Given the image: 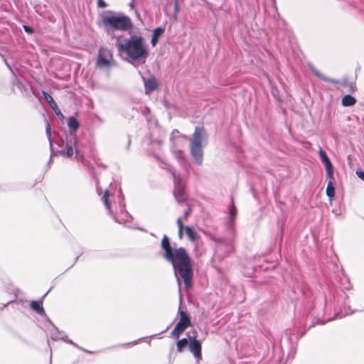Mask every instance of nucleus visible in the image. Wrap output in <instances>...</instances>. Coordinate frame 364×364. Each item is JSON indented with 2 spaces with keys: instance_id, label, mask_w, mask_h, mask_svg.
<instances>
[{
  "instance_id": "obj_1",
  "label": "nucleus",
  "mask_w": 364,
  "mask_h": 364,
  "mask_svg": "<svg viewBox=\"0 0 364 364\" xmlns=\"http://www.w3.org/2000/svg\"><path fill=\"white\" fill-rule=\"evenodd\" d=\"M161 245L164 250V257L172 264L178 283L183 282L185 289H191L193 287V268L191 259L186 249H173L167 235L162 237Z\"/></svg>"
},
{
  "instance_id": "obj_2",
  "label": "nucleus",
  "mask_w": 364,
  "mask_h": 364,
  "mask_svg": "<svg viewBox=\"0 0 364 364\" xmlns=\"http://www.w3.org/2000/svg\"><path fill=\"white\" fill-rule=\"evenodd\" d=\"M117 47L119 53H124L134 65L145 63L149 50L144 39L141 36H132L128 39L118 42Z\"/></svg>"
},
{
  "instance_id": "obj_3",
  "label": "nucleus",
  "mask_w": 364,
  "mask_h": 364,
  "mask_svg": "<svg viewBox=\"0 0 364 364\" xmlns=\"http://www.w3.org/2000/svg\"><path fill=\"white\" fill-rule=\"evenodd\" d=\"M205 138L206 132L204 127H196L190 142V151L196 164L199 165L203 162V151L202 142Z\"/></svg>"
},
{
  "instance_id": "obj_4",
  "label": "nucleus",
  "mask_w": 364,
  "mask_h": 364,
  "mask_svg": "<svg viewBox=\"0 0 364 364\" xmlns=\"http://www.w3.org/2000/svg\"><path fill=\"white\" fill-rule=\"evenodd\" d=\"M102 24L115 30H127L131 26L129 18L123 15L110 14L102 16Z\"/></svg>"
},
{
  "instance_id": "obj_5",
  "label": "nucleus",
  "mask_w": 364,
  "mask_h": 364,
  "mask_svg": "<svg viewBox=\"0 0 364 364\" xmlns=\"http://www.w3.org/2000/svg\"><path fill=\"white\" fill-rule=\"evenodd\" d=\"M179 321L171 332V336L178 339L186 328L191 326V321L188 314L184 311H179Z\"/></svg>"
},
{
  "instance_id": "obj_6",
  "label": "nucleus",
  "mask_w": 364,
  "mask_h": 364,
  "mask_svg": "<svg viewBox=\"0 0 364 364\" xmlns=\"http://www.w3.org/2000/svg\"><path fill=\"white\" fill-rule=\"evenodd\" d=\"M112 61V55L111 51L107 48H100L97 59V66L102 69L107 68L111 65Z\"/></svg>"
},
{
  "instance_id": "obj_7",
  "label": "nucleus",
  "mask_w": 364,
  "mask_h": 364,
  "mask_svg": "<svg viewBox=\"0 0 364 364\" xmlns=\"http://www.w3.org/2000/svg\"><path fill=\"white\" fill-rule=\"evenodd\" d=\"M176 224L178 228V235L180 238L182 237L183 230H184L188 240L191 242H196L198 240L199 236L197 234V232L194 230L193 228L190 226H184L182 222V218H178L176 220Z\"/></svg>"
},
{
  "instance_id": "obj_8",
  "label": "nucleus",
  "mask_w": 364,
  "mask_h": 364,
  "mask_svg": "<svg viewBox=\"0 0 364 364\" xmlns=\"http://www.w3.org/2000/svg\"><path fill=\"white\" fill-rule=\"evenodd\" d=\"M174 178V191L173 194L177 200L181 201L184 200L185 186L181 183L179 176H176L173 174Z\"/></svg>"
},
{
  "instance_id": "obj_9",
  "label": "nucleus",
  "mask_w": 364,
  "mask_h": 364,
  "mask_svg": "<svg viewBox=\"0 0 364 364\" xmlns=\"http://www.w3.org/2000/svg\"><path fill=\"white\" fill-rule=\"evenodd\" d=\"M201 343L195 337L190 339L189 349L193 353L196 358L200 360L202 358Z\"/></svg>"
},
{
  "instance_id": "obj_10",
  "label": "nucleus",
  "mask_w": 364,
  "mask_h": 364,
  "mask_svg": "<svg viewBox=\"0 0 364 364\" xmlns=\"http://www.w3.org/2000/svg\"><path fill=\"white\" fill-rule=\"evenodd\" d=\"M319 155L321 156L322 162L325 164L327 171V176H331L333 173V165L326 155V152L321 149L319 150Z\"/></svg>"
},
{
  "instance_id": "obj_11",
  "label": "nucleus",
  "mask_w": 364,
  "mask_h": 364,
  "mask_svg": "<svg viewBox=\"0 0 364 364\" xmlns=\"http://www.w3.org/2000/svg\"><path fill=\"white\" fill-rule=\"evenodd\" d=\"M146 93L149 94L151 92L155 90L158 87V83L155 78L151 77L144 82Z\"/></svg>"
},
{
  "instance_id": "obj_12",
  "label": "nucleus",
  "mask_w": 364,
  "mask_h": 364,
  "mask_svg": "<svg viewBox=\"0 0 364 364\" xmlns=\"http://www.w3.org/2000/svg\"><path fill=\"white\" fill-rule=\"evenodd\" d=\"M328 182L326 187V195L332 198L335 196V188L333 186V174L332 173L331 176H328Z\"/></svg>"
},
{
  "instance_id": "obj_13",
  "label": "nucleus",
  "mask_w": 364,
  "mask_h": 364,
  "mask_svg": "<svg viewBox=\"0 0 364 364\" xmlns=\"http://www.w3.org/2000/svg\"><path fill=\"white\" fill-rule=\"evenodd\" d=\"M43 96H44L46 100L49 103V105H50L52 109L54 110L55 114H60V112L58 108V105L55 103L53 98L52 97V96L50 94L45 92H43Z\"/></svg>"
},
{
  "instance_id": "obj_14",
  "label": "nucleus",
  "mask_w": 364,
  "mask_h": 364,
  "mask_svg": "<svg viewBox=\"0 0 364 364\" xmlns=\"http://www.w3.org/2000/svg\"><path fill=\"white\" fill-rule=\"evenodd\" d=\"M31 308L38 313V314L43 315L45 314L43 304L41 301H32L30 304Z\"/></svg>"
},
{
  "instance_id": "obj_15",
  "label": "nucleus",
  "mask_w": 364,
  "mask_h": 364,
  "mask_svg": "<svg viewBox=\"0 0 364 364\" xmlns=\"http://www.w3.org/2000/svg\"><path fill=\"white\" fill-rule=\"evenodd\" d=\"M164 29L161 28H157L154 30L152 38L151 40V43L153 46H155L156 44L158 42V38L161 36V35L163 33Z\"/></svg>"
},
{
  "instance_id": "obj_16",
  "label": "nucleus",
  "mask_w": 364,
  "mask_h": 364,
  "mask_svg": "<svg viewBox=\"0 0 364 364\" xmlns=\"http://www.w3.org/2000/svg\"><path fill=\"white\" fill-rule=\"evenodd\" d=\"M68 124L69 128L74 132L77 130L80 126V123L74 117H70L69 118Z\"/></svg>"
},
{
  "instance_id": "obj_17",
  "label": "nucleus",
  "mask_w": 364,
  "mask_h": 364,
  "mask_svg": "<svg viewBox=\"0 0 364 364\" xmlns=\"http://www.w3.org/2000/svg\"><path fill=\"white\" fill-rule=\"evenodd\" d=\"M355 103V99L351 95H346L342 99V105L343 106H352Z\"/></svg>"
},
{
  "instance_id": "obj_18",
  "label": "nucleus",
  "mask_w": 364,
  "mask_h": 364,
  "mask_svg": "<svg viewBox=\"0 0 364 364\" xmlns=\"http://www.w3.org/2000/svg\"><path fill=\"white\" fill-rule=\"evenodd\" d=\"M188 345V340L187 338H182L177 341L176 347L179 353L183 351L184 348Z\"/></svg>"
},
{
  "instance_id": "obj_19",
  "label": "nucleus",
  "mask_w": 364,
  "mask_h": 364,
  "mask_svg": "<svg viewBox=\"0 0 364 364\" xmlns=\"http://www.w3.org/2000/svg\"><path fill=\"white\" fill-rule=\"evenodd\" d=\"M60 154L63 156H65L67 157H71L73 155V149L72 146L67 144L65 149L61 151Z\"/></svg>"
},
{
  "instance_id": "obj_20",
  "label": "nucleus",
  "mask_w": 364,
  "mask_h": 364,
  "mask_svg": "<svg viewBox=\"0 0 364 364\" xmlns=\"http://www.w3.org/2000/svg\"><path fill=\"white\" fill-rule=\"evenodd\" d=\"M109 191L107 189L104 191V194H103V196L102 197V200L103 203H105V206L107 207V208L109 210L111 208V205L109 202Z\"/></svg>"
},
{
  "instance_id": "obj_21",
  "label": "nucleus",
  "mask_w": 364,
  "mask_h": 364,
  "mask_svg": "<svg viewBox=\"0 0 364 364\" xmlns=\"http://www.w3.org/2000/svg\"><path fill=\"white\" fill-rule=\"evenodd\" d=\"M237 214V209L234 203L230 207V215L231 218H233Z\"/></svg>"
},
{
  "instance_id": "obj_22",
  "label": "nucleus",
  "mask_w": 364,
  "mask_h": 364,
  "mask_svg": "<svg viewBox=\"0 0 364 364\" xmlns=\"http://www.w3.org/2000/svg\"><path fill=\"white\" fill-rule=\"evenodd\" d=\"M314 73L318 76L320 78L323 79V80H326V81H330V82H336L335 80H330L328 78H327L326 77H325L324 75L320 74L318 71L316 70H314Z\"/></svg>"
},
{
  "instance_id": "obj_23",
  "label": "nucleus",
  "mask_w": 364,
  "mask_h": 364,
  "mask_svg": "<svg viewBox=\"0 0 364 364\" xmlns=\"http://www.w3.org/2000/svg\"><path fill=\"white\" fill-rule=\"evenodd\" d=\"M190 215H191V210H188L185 211L183 218H181L182 222L183 223V220H187V219L188 218Z\"/></svg>"
},
{
  "instance_id": "obj_24",
  "label": "nucleus",
  "mask_w": 364,
  "mask_h": 364,
  "mask_svg": "<svg viewBox=\"0 0 364 364\" xmlns=\"http://www.w3.org/2000/svg\"><path fill=\"white\" fill-rule=\"evenodd\" d=\"M97 5L100 8H105L107 6V4L104 0H98Z\"/></svg>"
},
{
  "instance_id": "obj_25",
  "label": "nucleus",
  "mask_w": 364,
  "mask_h": 364,
  "mask_svg": "<svg viewBox=\"0 0 364 364\" xmlns=\"http://www.w3.org/2000/svg\"><path fill=\"white\" fill-rule=\"evenodd\" d=\"M46 133L49 138L51 136V128L49 123L46 124Z\"/></svg>"
},
{
  "instance_id": "obj_26",
  "label": "nucleus",
  "mask_w": 364,
  "mask_h": 364,
  "mask_svg": "<svg viewBox=\"0 0 364 364\" xmlns=\"http://www.w3.org/2000/svg\"><path fill=\"white\" fill-rule=\"evenodd\" d=\"M356 175L359 178L364 181V172L361 171H357Z\"/></svg>"
},
{
  "instance_id": "obj_27",
  "label": "nucleus",
  "mask_w": 364,
  "mask_h": 364,
  "mask_svg": "<svg viewBox=\"0 0 364 364\" xmlns=\"http://www.w3.org/2000/svg\"><path fill=\"white\" fill-rule=\"evenodd\" d=\"M23 28H24L25 31L26 33H33V30L31 27H29L28 26H23Z\"/></svg>"
},
{
  "instance_id": "obj_28",
  "label": "nucleus",
  "mask_w": 364,
  "mask_h": 364,
  "mask_svg": "<svg viewBox=\"0 0 364 364\" xmlns=\"http://www.w3.org/2000/svg\"><path fill=\"white\" fill-rule=\"evenodd\" d=\"M210 238L212 240H213V241H215V242H216L221 243V242H223V240L222 238H216V237H214V236H210Z\"/></svg>"
}]
</instances>
